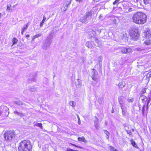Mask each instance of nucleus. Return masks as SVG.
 <instances>
[{
  "mask_svg": "<svg viewBox=\"0 0 151 151\" xmlns=\"http://www.w3.org/2000/svg\"><path fill=\"white\" fill-rule=\"evenodd\" d=\"M147 16L144 13L139 12L136 13L132 17V20L136 24H143L146 22Z\"/></svg>",
  "mask_w": 151,
  "mask_h": 151,
  "instance_id": "f257e3e1",
  "label": "nucleus"
},
{
  "mask_svg": "<svg viewBox=\"0 0 151 151\" xmlns=\"http://www.w3.org/2000/svg\"><path fill=\"white\" fill-rule=\"evenodd\" d=\"M32 146L31 142L28 139L24 140L20 142L19 144V151H31Z\"/></svg>",
  "mask_w": 151,
  "mask_h": 151,
  "instance_id": "f03ea898",
  "label": "nucleus"
},
{
  "mask_svg": "<svg viewBox=\"0 0 151 151\" xmlns=\"http://www.w3.org/2000/svg\"><path fill=\"white\" fill-rule=\"evenodd\" d=\"M123 5V10L124 13H128L132 11H133L134 10L131 7H133L135 6L134 5H133L131 2H127L122 4Z\"/></svg>",
  "mask_w": 151,
  "mask_h": 151,
  "instance_id": "7ed1b4c3",
  "label": "nucleus"
},
{
  "mask_svg": "<svg viewBox=\"0 0 151 151\" xmlns=\"http://www.w3.org/2000/svg\"><path fill=\"white\" fill-rule=\"evenodd\" d=\"M144 44L146 45H150L151 44V32L147 31L144 33Z\"/></svg>",
  "mask_w": 151,
  "mask_h": 151,
  "instance_id": "20e7f679",
  "label": "nucleus"
},
{
  "mask_svg": "<svg viewBox=\"0 0 151 151\" xmlns=\"http://www.w3.org/2000/svg\"><path fill=\"white\" fill-rule=\"evenodd\" d=\"M131 38L134 40H137L139 39V34L137 28H134L130 32Z\"/></svg>",
  "mask_w": 151,
  "mask_h": 151,
  "instance_id": "39448f33",
  "label": "nucleus"
},
{
  "mask_svg": "<svg viewBox=\"0 0 151 151\" xmlns=\"http://www.w3.org/2000/svg\"><path fill=\"white\" fill-rule=\"evenodd\" d=\"M52 39L49 36L47 37L46 39L44 40L43 42L42 48L45 50H47L52 43Z\"/></svg>",
  "mask_w": 151,
  "mask_h": 151,
  "instance_id": "423d86ee",
  "label": "nucleus"
},
{
  "mask_svg": "<svg viewBox=\"0 0 151 151\" xmlns=\"http://www.w3.org/2000/svg\"><path fill=\"white\" fill-rule=\"evenodd\" d=\"M15 133L12 131L7 132L4 135V138L7 140H10L14 137Z\"/></svg>",
  "mask_w": 151,
  "mask_h": 151,
  "instance_id": "0eeeda50",
  "label": "nucleus"
},
{
  "mask_svg": "<svg viewBox=\"0 0 151 151\" xmlns=\"http://www.w3.org/2000/svg\"><path fill=\"white\" fill-rule=\"evenodd\" d=\"M92 15V13L90 12H88L86 13V15L82 17L81 19V22L83 23H85L86 22L89 17L91 18V17Z\"/></svg>",
  "mask_w": 151,
  "mask_h": 151,
  "instance_id": "6e6552de",
  "label": "nucleus"
},
{
  "mask_svg": "<svg viewBox=\"0 0 151 151\" xmlns=\"http://www.w3.org/2000/svg\"><path fill=\"white\" fill-rule=\"evenodd\" d=\"M132 49L129 47H124L121 48V51L124 53H128L131 52Z\"/></svg>",
  "mask_w": 151,
  "mask_h": 151,
  "instance_id": "1a4fd4ad",
  "label": "nucleus"
},
{
  "mask_svg": "<svg viewBox=\"0 0 151 151\" xmlns=\"http://www.w3.org/2000/svg\"><path fill=\"white\" fill-rule=\"evenodd\" d=\"M142 101V102L144 104H145L146 105V109H148V107L149 104L151 101V98L150 97H146Z\"/></svg>",
  "mask_w": 151,
  "mask_h": 151,
  "instance_id": "9d476101",
  "label": "nucleus"
},
{
  "mask_svg": "<svg viewBox=\"0 0 151 151\" xmlns=\"http://www.w3.org/2000/svg\"><path fill=\"white\" fill-rule=\"evenodd\" d=\"M124 97L121 96L119 97L118 99V101L121 108L124 107L123 104H124Z\"/></svg>",
  "mask_w": 151,
  "mask_h": 151,
  "instance_id": "9b49d317",
  "label": "nucleus"
},
{
  "mask_svg": "<svg viewBox=\"0 0 151 151\" xmlns=\"http://www.w3.org/2000/svg\"><path fill=\"white\" fill-rule=\"evenodd\" d=\"M93 44L94 43L93 42H88L86 43V46L88 48H92L93 47Z\"/></svg>",
  "mask_w": 151,
  "mask_h": 151,
  "instance_id": "f8f14e48",
  "label": "nucleus"
},
{
  "mask_svg": "<svg viewBox=\"0 0 151 151\" xmlns=\"http://www.w3.org/2000/svg\"><path fill=\"white\" fill-rule=\"evenodd\" d=\"M42 35V33L40 32L37 34L35 35L32 38V40L34 41L36 38H37L41 36Z\"/></svg>",
  "mask_w": 151,
  "mask_h": 151,
  "instance_id": "ddd939ff",
  "label": "nucleus"
},
{
  "mask_svg": "<svg viewBox=\"0 0 151 151\" xmlns=\"http://www.w3.org/2000/svg\"><path fill=\"white\" fill-rule=\"evenodd\" d=\"M29 25V23H27V24H25L23 28H22V30L23 31H25L27 29Z\"/></svg>",
  "mask_w": 151,
  "mask_h": 151,
  "instance_id": "4468645a",
  "label": "nucleus"
},
{
  "mask_svg": "<svg viewBox=\"0 0 151 151\" xmlns=\"http://www.w3.org/2000/svg\"><path fill=\"white\" fill-rule=\"evenodd\" d=\"M78 141L83 142L85 143H86L87 142V141L85 139L84 137H78Z\"/></svg>",
  "mask_w": 151,
  "mask_h": 151,
  "instance_id": "2eb2a0df",
  "label": "nucleus"
},
{
  "mask_svg": "<svg viewBox=\"0 0 151 151\" xmlns=\"http://www.w3.org/2000/svg\"><path fill=\"white\" fill-rule=\"evenodd\" d=\"M35 74L34 76L33 75H31L29 76V78L28 79L30 80V81H35Z\"/></svg>",
  "mask_w": 151,
  "mask_h": 151,
  "instance_id": "dca6fc26",
  "label": "nucleus"
},
{
  "mask_svg": "<svg viewBox=\"0 0 151 151\" xmlns=\"http://www.w3.org/2000/svg\"><path fill=\"white\" fill-rule=\"evenodd\" d=\"M130 142L131 143L133 147L136 148H138V147H137V145L135 143V142L132 139H131Z\"/></svg>",
  "mask_w": 151,
  "mask_h": 151,
  "instance_id": "f3484780",
  "label": "nucleus"
},
{
  "mask_svg": "<svg viewBox=\"0 0 151 151\" xmlns=\"http://www.w3.org/2000/svg\"><path fill=\"white\" fill-rule=\"evenodd\" d=\"M125 83L124 82H120L118 85L119 88H122L124 87L125 86Z\"/></svg>",
  "mask_w": 151,
  "mask_h": 151,
  "instance_id": "a211bd4d",
  "label": "nucleus"
},
{
  "mask_svg": "<svg viewBox=\"0 0 151 151\" xmlns=\"http://www.w3.org/2000/svg\"><path fill=\"white\" fill-rule=\"evenodd\" d=\"M34 124L35 125L40 127L42 129V124L41 123H37V122H34Z\"/></svg>",
  "mask_w": 151,
  "mask_h": 151,
  "instance_id": "6ab92c4d",
  "label": "nucleus"
},
{
  "mask_svg": "<svg viewBox=\"0 0 151 151\" xmlns=\"http://www.w3.org/2000/svg\"><path fill=\"white\" fill-rule=\"evenodd\" d=\"M18 41V40L16 38L13 37L12 39V42H13V45L12 46H13L15 44H16Z\"/></svg>",
  "mask_w": 151,
  "mask_h": 151,
  "instance_id": "aec40b11",
  "label": "nucleus"
},
{
  "mask_svg": "<svg viewBox=\"0 0 151 151\" xmlns=\"http://www.w3.org/2000/svg\"><path fill=\"white\" fill-rule=\"evenodd\" d=\"M14 113L17 115H20L21 116H24V115L23 113L19 112L17 111H14Z\"/></svg>",
  "mask_w": 151,
  "mask_h": 151,
  "instance_id": "412c9836",
  "label": "nucleus"
},
{
  "mask_svg": "<svg viewBox=\"0 0 151 151\" xmlns=\"http://www.w3.org/2000/svg\"><path fill=\"white\" fill-rule=\"evenodd\" d=\"M111 23L112 24H116V23L117 21H118L119 19L118 18H112L111 19Z\"/></svg>",
  "mask_w": 151,
  "mask_h": 151,
  "instance_id": "4be33fe9",
  "label": "nucleus"
},
{
  "mask_svg": "<svg viewBox=\"0 0 151 151\" xmlns=\"http://www.w3.org/2000/svg\"><path fill=\"white\" fill-rule=\"evenodd\" d=\"M71 0H69V1H68V3L66 4L65 5L64 8L65 9H64V11H65L67 10L68 6V4H70L71 3Z\"/></svg>",
  "mask_w": 151,
  "mask_h": 151,
  "instance_id": "5701e85b",
  "label": "nucleus"
},
{
  "mask_svg": "<svg viewBox=\"0 0 151 151\" xmlns=\"http://www.w3.org/2000/svg\"><path fill=\"white\" fill-rule=\"evenodd\" d=\"M93 71L92 72V76H96L98 75V73L96 71V70L94 69H93Z\"/></svg>",
  "mask_w": 151,
  "mask_h": 151,
  "instance_id": "b1692460",
  "label": "nucleus"
},
{
  "mask_svg": "<svg viewBox=\"0 0 151 151\" xmlns=\"http://www.w3.org/2000/svg\"><path fill=\"white\" fill-rule=\"evenodd\" d=\"M146 105L145 104H144V105H143V106L142 108V114L143 115H144V112H145V109H146V110H147V109H146Z\"/></svg>",
  "mask_w": 151,
  "mask_h": 151,
  "instance_id": "393cba45",
  "label": "nucleus"
},
{
  "mask_svg": "<svg viewBox=\"0 0 151 151\" xmlns=\"http://www.w3.org/2000/svg\"><path fill=\"white\" fill-rule=\"evenodd\" d=\"M45 19H46V18H45V17L44 16L43 17V19H42V21L40 23V27H41L43 26V24H44V22L45 21Z\"/></svg>",
  "mask_w": 151,
  "mask_h": 151,
  "instance_id": "a878e982",
  "label": "nucleus"
},
{
  "mask_svg": "<svg viewBox=\"0 0 151 151\" xmlns=\"http://www.w3.org/2000/svg\"><path fill=\"white\" fill-rule=\"evenodd\" d=\"M14 102L16 104L19 105H21L23 104L22 102L20 100H18L17 101H14Z\"/></svg>",
  "mask_w": 151,
  "mask_h": 151,
  "instance_id": "bb28decb",
  "label": "nucleus"
},
{
  "mask_svg": "<svg viewBox=\"0 0 151 151\" xmlns=\"http://www.w3.org/2000/svg\"><path fill=\"white\" fill-rule=\"evenodd\" d=\"M151 77V71L149 72L146 75V79H149Z\"/></svg>",
  "mask_w": 151,
  "mask_h": 151,
  "instance_id": "cd10ccee",
  "label": "nucleus"
},
{
  "mask_svg": "<svg viewBox=\"0 0 151 151\" xmlns=\"http://www.w3.org/2000/svg\"><path fill=\"white\" fill-rule=\"evenodd\" d=\"M30 90L31 91H35L37 90V88L34 86L31 87L30 88Z\"/></svg>",
  "mask_w": 151,
  "mask_h": 151,
  "instance_id": "c85d7f7f",
  "label": "nucleus"
},
{
  "mask_svg": "<svg viewBox=\"0 0 151 151\" xmlns=\"http://www.w3.org/2000/svg\"><path fill=\"white\" fill-rule=\"evenodd\" d=\"M124 107L121 108L122 109V113L123 116H125L126 115V111L124 109Z\"/></svg>",
  "mask_w": 151,
  "mask_h": 151,
  "instance_id": "c756f323",
  "label": "nucleus"
},
{
  "mask_svg": "<svg viewBox=\"0 0 151 151\" xmlns=\"http://www.w3.org/2000/svg\"><path fill=\"white\" fill-rule=\"evenodd\" d=\"M92 79L94 81H96V82L98 81V77L97 75H96V76H92Z\"/></svg>",
  "mask_w": 151,
  "mask_h": 151,
  "instance_id": "7c9ffc66",
  "label": "nucleus"
},
{
  "mask_svg": "<svg viewBox=\"0 0 151 151\" xmlns=\"http://www.w3.org/2000/svg\"><path fill=\"white\" fill-rule=\"evenodd\" d=\"M69 104L73 107H74L76 105V102L74 101H71L70 102Z\"/></svg>",
  "mask_w": 151,
  "mask_h": 151,
  "instance_id": "2f4dec72",
  "label": "nucleus"
},
{
  "mask_svg": "<svg viewBox=\"0 0 151 151\" xmlns=\"http://www.w3.org/2000/svg\"><path fill=\"white\" fill-rule=\"evenodd\" d=\"M94 125L95 127L97 129H99V127L98 123H96V121L94 122Z\"/></svg>",
  "mask_w": 151,
  "mask_h": 151,
  "instance_id": "473e14b6",
  "label": "nucleus"
},
{
  "mask_svg": "<svg viewBox=\"0 0 151 151\" xmlns=\"http://www.w3.org/2000/svg\"><path fill=\"white\" fill-rule=\"evenodd\" d=\"M146 97V96L144 95H141L140 97V99H141L142 101Z\"/></svg>",
  "mask_w": 151,
  "mask_h": 151,
  "instance_id": "72a5a7b5",
  "label": "nucleus"
},
{
  "mask_svg": "<svg viewBox=\"0 0 151 151\" xmlns=\"http://www.w3.org/2000/svg\"><path fill=\"white\" fill-rule=\"evenodd\" d=\"M109 149L110 151H115L116 150L114 147L111 146H109Z\"/></svg>",
  "mask_w": 151,
  "mask_h": 151,
  "instance_id": "f704fd0d",
  "label": "nucleus"
},
{
  "mask_svg": "<svg viewBox=\"0 0 151 151\" xmlns=\"http://www.w3.org/2000/svg\"><path fill=\"white\" fill-rule=\"evenodd\" d=\"M11 5H7V9L6 10L7 11H9L11 10L10 7H11Z\"/></svg>",
  "mask_w": 151,
  "mask_h": 151,
  "instance_id": "c9c22d12",
  "label": "nucleus"
},
{
  "mask_svg": "<svg viewBox=\"0 0 151 151\" xmlns=\"http://www.w3.org/2000/svg\"><path fill=\"white\" fill-rule=\"evenodd\" d=\"M134 101V99L132 98H128L127 101L129 102H132Z\"/></svg>",
  "mask_w": 151,
  "mask_h": 151,
  "instance_id": "e433bc0d",
  "label": "nucleus"
},
{
  "mask_svg": "<svg viewBox=\"0 0 151 151\" xmlns=\"http://www.w3.org/2000/svg\"><path fill=\"white\" fill-rule=\"evenodd\" d=\"M102 98H99L98 99V102L100 104H101L102 103Z\"/></svg>",
  "mask_w": 151,
  "mask_h": 151,
  "instance_id": "4c0bfd02",
  "label": "nucleus"
},
{
  "mask_svg": "<svg viewBox=\"0 0 151 151\" xmlns=\"http://www.w3.org/2000/svg\"><path fill=\"white\" fill-rule=\"evenodd\" d=\"M127 133L130 136H131L132 135V133L130 130H127Z\"/></svg>",
  "mask_w": 151,
  "mask_h": 151,
  "instance_id": "58836bf2",
  "label": "nucleus"
},
{
  "mask_svg": "<svg viewBox=\"0 0 151 151\" xmlns=\"http://www.w3.org/2000/svg\"><path fill=\"white\" fill-rule=\"evenodd\" d=\"M146 92V88H144L142 89V91H141V94H143L145 93Z\"/></svg>",
  "mask_w": 151,
  "mask_h": 151,
  "instance_id": "ea45409f",
  "label": "nucleus"
},
{
  "mask_svg": "<svg viewBox=\"0 0 151 151\" xmlns=\"http://www.w3.org/2000/svg\"><path fill=\"white\" fill-rule=\"evenodd\" d=\"M120 1V0H116L115 1H114L113 2V4H118Z\"/></svg>",
  "mask_w": 151,
  "mask_h": 151,
  "instance_id": "a19ab883",
  "label": "nucleus"
},
{
  "mask_svg": "<svg viewBox=\"0 0 151 151\" xmlns=\"http://www.w3.org/2000/svg\"><path fill=\"white\" fill-rule=\"evenodd\" d=\"M104 133L106 134V135H109V132L108 131H107L106 130H105L104 131Z\"/></svg>",
  "mask_w": 151,
  "mask_h": 151,
  "instance_id": "79ce46f5",
  "label": "nucleus"
},
{
  "mask_svg": "<svg viewBox=\"0 0 151 151\" xmlns=\"http://www.w3.org/2000/svg\"><path fill=\"white\" fill-rule=\"evenodd\" d=\"M83 0H76V1H77L79 3H81L82 2Z\"/></svg>",
  "mask_w": 151,
  "mask_h": 151,
  "instance_id": "37998d69",
  "label": "nucleus"
},
{
  "mask_svg": "<svg viewBox=\"0 0 151 151\" xmlns=\"http://www.w3.org/2000/svg\"><path fill=\"white\" fill-rule=\"evenodd\" d=\"M101 61H100V60H99V64L100 66H101Z\"/></svg>",
  "mask_w": 151,
  "mask_h": 151,
  "instance_id": "c03bdc74",
  "label": "nucleus"
},
{
  "mask_svg": "<svg viewBox=\"0 0 151 151\" xmlns=\"http://www.w3.org/2000/svg\"><path fill=\"white\" fill-rule=\"evenodd\" d=\"M95 118H96V120H95L94 121H96V123H98V119L97 118V117L96 116H95Z\"/></svg>",
  "mask_w": 151,
  "mask_h": 151,
  "instance_id": "a18cd8bd",
  "label": "nucleus"
},
{
  "mask_svg": "<svg viewBox=\"0 0 151 151\" xmlns=\"http://www.w3.org/2000/svg\"><path fill=\"white\" fill-rule=\"evenodd\" d=\"M95 42L97 43H98V40L97 39V38H96L95 40Z\"/></svg>",
  "mask_w": 151,
  "mask_h": 151,
  "instance_id": "49530a36",
  "label": "nucleus"
},
{
  "mask_svg": "<svg viewBox=\"0 0 151 151\" xmlns=\"http://www.w3.org/2000/svg\"><path fill=\"white\" fill-rule=\"evenodd\" d=\"M26 37H29V35H26Z\"/></svg>",
  "mask_w": 151,
  "mask_h": 151,
  "instance_id": "de8ad7c7",
  "label": "nucleus"
},
{
  "mask_svg": "<svg viewBox=\"0 0 151 151\" xmlns=\"http://www.w3.org/2000/svg\"><path fill=\"white\" fill-rule=\"evenodd\" d=\"M77 117H78V120H79V121H80V118H79V116H78V115H77Z\"/></svg>",
  "mask_w": 151,
  "mask_h": 151,
  "instance_id": "09e8293b",
  "label": "nucleus"
},
{
  "mask_svg": "<svg viewBox=\"0 0 151 151\" xmlns=\"http://www.w3.org/2000/svg\"><path fill=\"white\" fill-rule=\"evenodd\" d=\"M120 64V65H123L124 64V62H122V63H120V62L119 63Z\"/></svg>",
  "mask_w": 151,
  "mask_h": 151,
  "instance_id": "8fccbe9b",
  "label": "nucleus"
},
{
  "mask_svg": "<svg viewBox=\"0 0 151 151\" xmlns=\"http://www.w3.org/2000/svg\"><path fill=\"white\" fill-rule=\"evenodd\" d=\"M25 32V31H22H22H21V34H22V35L23 34V32Z\"/></svg>",
  "mask_w": 151,
  "mask_h": 151,
  "instance_id": "3c124183",
  "label": "nucleus"
},
{
  "mask_svg": "<svg viewBox=\"0 0 151 151\" xmlns=\"http://www.w3.org/2000/svg\"><path fill=\"white\" fill-rule=\"evenodd\" d=\"M94 45L96 46H99V45H98V43L97 44V45L96 44H94Z\"/></svg>",
  "mask_w": 151,
  "mask_h": 151,
  "instance_id": "603ef678",
  "label": "nucleus"
},
{
  "mask_svg": "<svg viewBox=\"0 0 151 151\" xmlns=\"http://www.w3.org/2000/svg\"><path fill=\"white\" fill-rule=\"evenodd\" d=\"M106 137V138H107V139H109V135H107V137Z\"/></svg>",
  "mask_w": 151,
  "mask_h": 151,
  "instance_id": "864d4df0",
  "label": "nucleus"
},
{
  "mask_svg": "<svg viewBox=\"0 0 151 151\" xmlns=\"http://www.w3.org/2000/svg\"><path fill=\"white\" fill-rule=\"evenodd\" d=\"M78 124H80V121H79V120H78Z\"/></svg>",
  "mask_w": 151,
  "mask_h": 151,
  "instance_id": "5fc2aeb1",
  "label": "nucleus"
},
{
  "mask_svg": "<svg viewBox=\"0 0 151 151\" xmlns=\"http://www.w3.org/2000/svg\"><path fill=\"white\" fill-rule=\"evenodd\" d=\"M107 122H105V124L106 125L107 124Z\"/></svg>",
  "mask_w": 151,
  "mask_h": 151,
  "instance_id": "6e6d98bb",
  "label": "nucleus"
},
{
  "mask_svg": "<svg viewBox=\"0 0 151 151\" xmlns=\"http://www.w3.org/2000/svg\"><path fill=\"white\" fill-rule=\"evenodd\" d=\"M81 84L80 83H79V85H78V87H80V86H81Z\"/></svg>",
  "mask_w": 151,
  "mask_h": 151,
  "instance_id": "4d7b16f0",
  "label": "nucleus"
},
{
  "mask_svg": "<svg viewBox=\"0 0 151 151\" xmlns=\"http://www.w3.org/2000/svg\"><path fill=\"white\" fill-rule=\"evenodd\" d=\"M99 58L101 59H102V57L101 56H100L99 57Z\"/></svg>",
  "mask_w": 151,
  "mask_h": 151,
  "instance_id": "13d9d810",
  "label": "nucleus"
},
{
  "mask_svg": "<svg viewBox=\"0 0 151 151\" xmlns=\"http://www.w3.org/2000/svg\"><path fill=\"white\" fill-rule=\"evenodd\" d=\"M101 17V15H100L99 16V19H100V17Z\"/></svg>",
  "mask_w": 151,
  "mask_h": 151,
  "instance_id": "bf43d9fd",
  "label": "nucleus"
},
{
  "mask_svg": "<svg viewBox=\"0 0 151 151\" xmlns=\"http://www.w3.org/2000/svg\"><path fill=\"white\" fill-rule=\"evenodd\" d=\"M115 8H115V7H113V9H114V10H115Z\"/></svg>",
  "mask_w": 151,
  "mask_h": 151,
  "instance_id": "052dcab7",
  "label": "nucleus"
},
{
  "mask_svg": "<svg viewBox=\"0 0 151 151\" xmlns=\"http://www.w3.org/2000/svg\"><path fill=\"white\" fill-rule=\"evenodd\" d=\"M132 131L133 132L134 131V130L133 129H132Z\"/></svg>",
  "mask_w": 151,
  "mask_h": 151,
  "instance_id": "680f3d73",
  "label": "nucleus"
},
{
  "mask_svg": "<svg viewBox=\"0 0 151 151\" xmlns=\"http://www.w3.org/2000/svg\"><path fill=\"white\" fill-rule=\"evenodd\" d=\"M115 151H118L116 149L115 150Z\"/></svg>",
  "mask_w": 151,
  "mask_h": 151,
  "instance_id": "e2e57ef3",
  "label": "nucleus"
},
{
  "mask_svg": "<svg viewBox=\"0 0 151 151\" xmlns=\"http://www.w3.org/2000/svg\"><path fill=\"white\" fill-rule=\"evenodd\" d=\"M1 14L0 13V17H1Z\"/></svg>",
  "mask_w": 151,
  "mask_h": 151,
  "instance_id": "0e129e2a",
  "label": "nucleus"
},
{
  "mask_svg": "<svg viewBox=\"0 0 151 151\" xmlns=\"http://www.w3.org/2000/svg\"><path fill=\"white\" fill-rule=\"evenodd\" d=\"M113 112H114V111H112V113H113Z\"/></svg>",
  "mask_w": 151,
  "mask_h": 151,
  "instance_id": "69168bd1",
  "label": "nucleus"
}]
</instances>
